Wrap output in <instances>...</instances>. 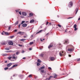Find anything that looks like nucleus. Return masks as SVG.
<instances>
[{"label":"nucleus","mask_w":80,"mask_h":80,"mask_svg":"<svg viewBox=\"0 0 80 80\" xmlns=\"http://www.w3.org/2000/svg\"><path fill=\"white\" fill-rule=\"evenodd\" d=\"M66 55V52L65 51H61L59 52V55L60 57H62V56H65Z\"/></svg>","instance_id":"f257e3e1"},{"label":"nucleus","mask_w":80,"mask_h":80,"mask_svg":"<svg viewBox=\"0 0 80 80\" xmlns=\"http://www.w3.org/2000/svg\"><path fill=\"white\" fill-rule=\"evenodd\" d=\"M12 59H14L15 60H16L17 59V57L15 56V54H14L12 55Z\"/></svg>","instance_id":"f03ea898"},{"label":"nucleus","mask_w":80,"mask_h":80,"mask_svg":"<svg viewBox=\"0 0 80 80\" xmlns=\"http://www.w3.org/2000/svg\"><path fill=\"white\" fill-rule=\"evenodd\" d=\"M8 44L9 45H13V43L12 41H10L8 42Z\"/></svg>","instance_id":"7ed1b4c3"},{"label":"nucleus","mask_w":80,"mask_h":80,"mask_svg":"<svg viewBox=\"0 0 80 80\" xmlns=\"http://www.w3.org/2000/svg\"><path fill=\"white\" fill-rule=\"evenodd\" d=\"M25 33V32H22L21 31L17 33V34H19L20 35H23Z\"/></svg>","instance_id":"20e7f679"},{"label":"nucleus","mask_w":80,"mask_h":80,"mask_svg":"<svg viewBox=\"0 0 80 80\" xmlns=\"http://www.w3.org/2000/svg\"><path fill=\"white\" fill-rule=\"evenodd\" d=\"M72 6H73V2H70L68 4V7H72Z\"/></svg>","instance_id":"39448f33"},{"label":"nucleus","mask_w":80,"mask_h":80,"mask_svg":"<svg viewBox=\"0 0 80 80\" xmlns=\"http://www.w3.org/2000/svg\"><path fill=\"white\" fill-rule=\"evenodd\" d=\"M69 43V42H68V40H66L64 41V44H67Z\"/></svg>","instance_id":"423d86ee"},{"label":"nucleus","mask_w":80,"mask_h":80,"mask_svg":"<svg viewBox=\"0 0 80 80\" xmlns=\"http://www.w3.org/2000/svg\"><path fill=\"white\" fill-rule=\"evenodd\" d=\"M73 28L74 29V31H76L77 30V25L76 24H75L74 25Z\"/></svg>","instance_id":"0eeeda50"},{"label":"nucleus","mask_w":80,"mask_h":80,"mask_svg":"<svg viewBox=\"0 0 80 80\" xmlns=\"http://www.w3.org/2000/svg\"><path fill=\"white\" fill-rule=\"evenodd\" d=\"M12 65V63H10L7 64V67H10V66H11V65Z\"/></svg>","instance_id":"6e6552de"},{"label":"nucleus","mask_w":80,"mask_h":80,"mask_svg":"<svg viewBox=\"0 0 80 80\" xmlns=\"http://www.w3.org/2000/svg\"><path fill=\"white\" fill-rule=\"evenodd\" d=\"M72 47L71 45H68L66 47V49H68V48H71Z\"/></svg>","instance_id":"1a4fd4ad"},{"label":"nucleus","mask_w":80,"mask_h":80,"mask_svg":"<svg viewBox=\"0 0 80 80\" xmlns=\"http://www.w3.org/2000/svg\"><path fill=\"white\" fill-rule=\"evenodd\" d=\"M68 50L69 51V52H72L73 50V48H68Z\"/></svg>","instance_id":"9d476101"},{"label":"nucleus","mask_w":80,"mask_h":80,"mask_svg":"<svg viewBox=\"0 0 80 80\" xmlns=\"http://www.w3.org/2000/svg\"><path fill=\"white\" fill-rule=\"evenodd\" d=\"M50 60L51 61H53V60H55V58L53 57H52L51 58Z\"/></svg>","instance_id":"9b49d317"},{"label":"nucleus","mask_w":80,"mask_h":80,"mask_svg":"<svg viewBox=\"0 0 80 80\" xmlns=\"http://www.w3.org/2000/svg\"><path fill=\"white\" fill-rule=\"evenodd\" d=\"M27 26V24L26 23H24L22 25V26L23 27H26Z\"/></svg>","instance_id":"f8f14e48"},{"label":"nucleus","mask_w":80,"mask_h":80,"mask_svg":"<svg viewBox=\"0 0 80 80\" xmlns=\"http://www.w3.org/2000/svg\"><path fill=\"white\" fill-rule=\"evenodd\" d=\"M22 15H24V16H26V15H27V14L25 12H22Z\"/></svg>","instance_id":"ddd939ff"},{"label":"nucleus","mask_w":80,"mask_h":80,"mask_svg":"<svg viewBox=\"0 0 80 80\" xmlns=\"http://www.w3.org/2000/svg\"><path fill=\"white\" fill-rule=\"evenodd\" d=\"M33 35H31L30 37L29 40H32V39H33Z\"/></svg>","instance_id":"4468645a"},{"label":"nucleus","mask_w":80,"mask_h":80,"mask_svg":"<svg viewBox=\"0 0 80 80\" xmlns=\"http://www.w3.org/2000/svg\"><path fill=\"white\" fill-rule=\"evenodd\" d=\"M53 47V45L50 44L48 47V48H50L51 47Z\"/></svg>","instance_id":"2eb2a0df"},{"label":"nucleus","mask_w":80,"mask_h":80,"mask_svg":"<svg viewBox=\"0 0 80 80\" xmlns=\"http://www.w3.org/2000/svg\"><path fill=\"white\" fill-rule=\"evenodd\" d=\"M45 68V66H42V67H41L39 69V70H42V69H44Z\"/></svg>","instance_id":"dca6fc26"},{"label":"nucleus","mask_w":80,"mask_h":80,"mask_svg":"<svg viewBox=\"0 0 80 80\" xmlns=\"http://www.w3.org/2000/svg\"><path fill=\"white\" fill-rule=\"evenodd\" d=\"M54 78H57V75L56 74H54Z\"/></svg>","instance_id":"f3484780"},{"label":"nucleus","mask_w":80,"mask_h":80,"mask_svg":"<svg viewBox=\"0 0 80 80\" xmlns=\"http://www.w3.org/2000/svg\"><path fill=\"white\" fill-rule=\"evenodd\" d=\"M78 8H76L75 10L76 12V14H77V13L78 12Z\"/></svg>","instance_id":"a211bd4d"},{"label":"nucleus","mask_w":80,"mask_h":80,"mask_svg":"<svg viewBox=\"0 0 80 80\" xmlns=\"http://www.w3.org/2000/svg\"><path fill=\"white\" fill-rule=\"evenodd\" d=\"M42 31H43V30H40L38 32H37L36 33L37 34H38V33H41V32H42Z\"/></svg>","instance_id":"6ab92c4d"},{"label":"nucleus","mask_w":80,"mask_h":80,"mask_svg":"<svg viewBox=\"0 0 80 80\" xmlns=\"http://www.w3.org/2000/svg\"><path fill=\"white\" fill-rule=\"evenodd\" d=\"M39 56L40 57H43V54L42 53H41L39 55Z\"/></svg>","instance_id":"aec40b11"},{"label":"nucleus","mask_w":80,"mask_h":80,"mask_svg":"<svg viewBox=\"0 0 80 80\" xmlns=\"http://www.w3.org/2000/svg\"><path fill=\"white\" fill-rule=\"evenodd\" d=\"M1 45H5V42H2L1 43Z\"/></svg>","instance_id":"412c9836"},{"label":"nucleus","mask_w":80,"mask_h":80,"mask_svg":"<svg viewBox=\"0 0 80 80\" xmlns=\"http://www.w3.org/2000/svg\"><path fill=\"white\" fill-rule=\"evenodd\" d=\"M4 33L6 35H9V33L7 32H5Z\"/></svg>","instance_id":"4be33fe9"},{"label":"nucleus","mask_w":80,"mask_h":80,"mask_svg":"<svg viewBox=\"0 0 80 80\" xmlns=\"http://www.w3.org/2000/svg\"><path fill=\"white\" fill-rule=\"evenodd\" d=\"M34 22V20L32 19L30 21V23H33V22Z\"/></svg>","instance_id":"5701e85b"},{"label":"nucleus","mask_w":80,"mask_h":80,"mask_svg":"<svg viewBox=\"0 0 80 80\" xmlns=\"http://www.w3.org/2000/svg\"><path fill=\"white\" fill-rule=\"evenodd\" d=\"M17 66V65H14L12 66V68H14V67H16Z\"/></svg>","instance_id":"b1692460"},{"label":"nucleus","mask_w":80,"mask_h":80,"mask_svg":"<svg viewBox=\"0 0 80 80\" xmlns=\"http://www.w3.org/2000/svg\"><path fill=\"white\" fill-rule=\"evenodd\" d=\"M5 50H9L10 49L8 48H5Z\"/></svg>","instance_id":"393cba45"},{"label":"nucleus","mask_w":80,"mask_h":80,"mask_svg":"<svg viewBox=\"0 0 80 80\" xmlns=\"http://www.w3.org/2000/svg\"><path fill=\"white\" fill-rule=\"evenodd\" d=\"M33 14L32 13H29V16L30 17H32V16H33Z\"/></svg>","instance_id":"a878e982"},{"label":"nucleus","mask_w":80,"mask_h":80,"mask_svg":"<svg viewBox=\"0 0 80 80\" xmlns=\"http://www.w3.org/2000/svg\"><path fill=\"white\" fill-rule=\"evenodd\" d=\"M20 40H21V41H22V42H24V40H26V39H21Z\"/></svg>","instance_id":"bb28decb"},{"label":"nucleus","mask_w":80,"mask_h":80,"mask_svg":"<svg viewBox=\"0 0 80 80\" xmlns=\"http://www.w3.org/2000/svg\"><path fill=\"white\" fill-rule=\"evenodd\" d=\"M53 77V76H50L49 78H48V80H50L51 78H52Z\"/></svg>","instance_id":"cd10ccee"},{"label":"nucleus","mask_w":80,"mask_h":80,"mask_svg":"<svg viewBox=\"0 0 80 80\" xmlns=\"http://www.w3.org/2000/svg\"><path fill=\"white\" fill-rule=\"evenodd\" d=\"M33 42H31L29 43L30 45H32V44H33Z\"/></svg>","instance_id":"c85d7f7f"},{"label":"nucleus","mask_w":80,"mask_h":80,"mask_svg":"<svg viewBox=\"0 0 80 80\" xmlns=\"http://www.w3.org/2000/svg\"><path fill=\"white\" fill-rule=\"evenodd\" d=\"M19 53H20V52H18V51L16 52V54L18 55V54H19Z\"/></svg>","instance_id":"c756f323"},{"label":"nucleus","mask_w":80,"mask_h":80,"mask_svg":"<svg viewBox=\"0 0 80 80\" xmlns=\"http://www.w3.org/2000/svg\"><path fill=\"white\" fill-rule=\"evenodd\" d=\"M18 23V21H17L15 23V25H17Z\"/></svg>","instance_id":"7c9ffc66"},{"label":"nucleus","mask_w":80,"mask_h":80,"mask_svg":"<svg viewBox=\"0 0 80 80\" xmlns=\"http://www.w3.org/2000/svg\"><path fill=\"white\" fill-rule=\"evenodd\" d=\"M23 37L24 38H27V37H28V36H27V35L26 34V35L24 36Z\"/></svg>","instance_id":"2f4dec72"},{"label":"nucleus","mask_w":80,"mask_h":80,"mask_svg":"<svg viewBox=\"0 0 80 80\" xmlns=\"http://www.w3.org/2000/svg\"><path fill=\"white\" fill-rule=\"evenodd\" d=\"M25 21H22L21 22V24H23V23H25Z\"/></svg>","instance_id":"473e14b6"},{"label":"nucleus","mask_w":80,"mask_h":80,"mask_svg":"<svg viewBox=\"0 0 80 80\" xmlns=\"http://www.w3.org/2000/svg\"><path fill=\"white\" fill-rule=\"evenodd\" d=\"M13 37H14V36H10V38L12 39L13 38Z\"/></svg>","instance_id":"72a5a7b5"},{"label":"nucleus","mask_w":80,"mask_h":80,"mask_svg":"<svg viewBox=\"0 0 80 80\" xmlns=\"http://www.w3.org/2000/svg\"><path fill=\"white\" fill-rule=\"evenodd\" d=\"M7 54H2V56H7Z\"/></svg>","instance_id":"f704fd0d"},{"label":"nucleus","mask_w":80,"mask_h":80,"mask_svg":"<svg viewBox=\"0 0 80 80\" xmlns=\"http://www.w3.org/2000/svg\"><path fill=\"white\" fill-rule=\"evenodd\" d=\"M58 27H62V26L59 24H58Z\"/></svg>","instance_id":"c9c22d12"},{"label":"nucleus","mask_w":80,"mask_h":80,"mask_svg":"<svg viewBox=\"0 0 80 80\" xmlns=\"http://www.w3.org/2000/svg\"><path fill=\"white\" fill-rule=\"evenodd\" d=\"M28 77H29V78H32V75L30 74V75H29L28 76Z\"/></svg>","instance_id":"e433bc0d"},{"label":"nucleus","mask_w":80,"mask_h":80,"mask_svg":"<svg viewBox=\"0 0 80 80\" xmlns=\"http://www.w3.org/2000/svg\"><path fill=\"white\" fill-rule=\"evenodd\" d=\"M8 68H4L5 70H8Z\"/></svg>","instance_id":"4c0bfd02"},{"label":"nucleus","mask_w":80,"mask_h":80,"mask_svg":"<svg viewBox=\"0 0 80 80\" xmlns=\"http://www.w3.org/2000/svg\"><path fill=\"white\" fill-rule=\"evenodd\" d=\"M38 62H39L40 63V62H41V61H40V60L38 59Z\"/></svg>","instance_id":"58836bf2"},{"label":"nucleus","mask_w":80,"mask_h":80,"mask_svg":"<svg viewBox=\"0 0 80 80\" xmlns=\"http://www.w3.org/2000/svg\"><path fill=\"white\" fill-rule=\"evenodd\" d=\"M41 72L42 73H44V70H41Z\"/></svg>","instance_id":"ea45409f"},{"label":"nucleus","mask_w":80,"mask_h":80,"mask_svg":"<svg viewBox=\"0 0 80 80\" xmlns=\"http://www.w3.org/2000/svg\"><path fill=\"white\" fill-rule=\"evenodd\" d=\"M48 69H49V70H52V68H50V67H49L48 68Z\"/></svg>","instance_id":"a19ab883"},{"label":"nucleus","mask_w":80,"mask_h":80,"mask_svg":"<svg viewBox=\"0 0 80 80\" xmlns=\"http://www.w3.org/2000/svg\"><path fill=\"white\" fill-rule=\"evenodd\" d=\"M59 47L60 48L62 46V45H61V44H59Z\"/></svg>","instance_id":"79ce46f5"},{"label":"nucleus","mask_w":80,"mask_h":80,"mask_svg":"<svg viewBox=\"0 0 80 80\" xmlns=\"http://www.w3.org/2000/svg\"><path fill=\"white\" fill-rule=\"evenodd\" d=\"M40 65V64L39 63H38L37 64V66H39V65Z\"/></svg>","instance_id":"37998d69"},{"label":"nucleus","mask_w":80,"mask_h":80,"mask_svg":"<svg viewBox=\"0 0 80 80\" xmlns=\"http://www.w3.org/2000/svg\"><path fill=\"white\" fill-rule=\"evenodd\" d=\"M10 28H11V27L10 26L8 28V30H10Z\"/></svg>","instance_id":"c03bdc74"},{"label":"nucleus","mask_w":80,"mask_h":80,"mask_svg":"<svg viewBox=\"0 0 80 80\" xmlns=\"http://www.w3.org/2000/svg\"><path fill=\"white\" fill-rule=\"evenodd\" d=\"M8 58L9 59L11 60V58H12V57H10Z\"/></svg>","instance_id":"a18cd8bd"},{"label":"nucleus","mask_w":80,"mask_h":80,"mask_svg":"<svg viewBox=\"0 0 80 80\" xmlns=\"http://www.w3.org/2000/svg\"><path fill=\"white\" fill-rule=\"evenodd\" d=\"M48 35H49V33L48 32L46 35V36L47 37L48 36Z\"/></svg>","instance_id":"49530a36"},{"label":"nucleus","mask_w":80,"mask_h":80,"mask_svg":"<svg viewBox=\"0 0 80 80\" xmlns=\"http://www.w3.org/2000/svg\"><path fill=\"white\" fill-rule=\"evenodd\" d=\"M12 68H12V67H11V68H9V70H12Z\"/></svg>","instance_id":"de8ad7c7"},{"label":"nucleus","mask_w":80,"mask_h":80,"mask_svg":"<svg viewBox=\"0 0 80 80\" xmlns=\"http://www.w3.org/2000/svg\"><path fill=\"white\" fill-rule=\"evenodd\" d=\"M19 15H22V13H21V12H20V11L19 12Z\"/></svg>","instance_id":"09e8293b"},{"label":"nucleus","mask_w":80,"mask_h":80,"mask_svg":"<svg viewBox=\"0 0 80 80\" xmlns=\"http://www.w3.org/2000/svg\"><path fill=\"white\" fill-rule=\"evenodd\" d=\"M20 25H21V24H19V25H18V28H20Z\"/></svg>","instance_id":"8fccbe9b"},{"label":"nucleus","mask_w":80,"mask_h":80,"mask_svg":"<svg viewBox=\"0 0 80 80\" xmlns=\"http://www.w3.org/2000/svg\"><path fill=\"white\" fill-rule=\"evenodd\" d=\"M73 18V17H70V18H68V19H70V18Z\"/></svg>","instance_id":"3c124183"},{"label":"nucleus","mask_w":80,"mask_h":80,"mask_svg":"<svg viewBox=\"0 0 80 80\" xmlns=\"http://www.w3.org/2000/svg\"><path fill=\"white\" fill-rule=\"evenodd\" d=\"M16 12L17 13L18 12V10H16Z\"/></svg>","instance_id":"603ef678"},{"label":"nucleus","mask_w":80,"mask_h":80,"mask_svg":"<svg viewBox=\"0 0 80 80\" xmlns=\"http://www.w3.org/2000/svg\"><path fill=\"white\" fill-rule=\"evenodd\" d=\"M22 53H24V50H22Z\"/></svg>","instance_id":"864d4df0"},{"label":"nucleus","mask_w":80,"mask_h":80,"mask_svg":"<svg viewBox=\"0 0 80 80\" xmlns=\"http://www.w3.org/2000/svg\"><path fill=\"white\" fill-rule=\"evenodd\" d=\"M18 46H19V47H22V45H20V44H19Z\"/></svg>","instance_id":"5fc2aeb1"},{"label":"nucleus","mask_w":80,"mask_h":80,"mask_svg":"<svg viewBox=\"0 0 80 80\" xmlns=\"http://www.w3.org/2000/svg\"><path fill=\"white\" fill-rule=\"evenodd\" d=\"M14 31L15 32H17V30L15 29V30Z\"/></svg>","instance_id":"6e6d98bb"},{"label":"nucleus","mask_w":80,"mask_h":80,"mask_svg":"<svg viewBox=\"0 0 80 80\" xmlns=\"http://www.w3.org/2000/svg\"><path fill=\"white\" fill-rule=\"evenodd\" d=\"M68 56L70 57H71V55H70V54H68Z\"/></svg>","instance_id":"4d7b16f0"},{"label":"nucleus","mask_w":80,"mask_h":80,"mask_svg":"<svg viewBox=\"0 0 80 80\" xmlns=\"http://www.w3.org/2000/svg\"><path fill=\"white\" fill-rule=\"evenodd\" d=\"M38 78V77H37V76H36V77H35V79H36V78Z\"/></svg>","instance_id":"13d9d810"},{"label":"nucleus","mask_w":80,"mask_h":80,"mask_svg":"<svg viewBox=\"0 0 80 80\" xmlns=\"http://www.w3.org/2000/svg\"><path fill=\"white\" fill-rule=\"evenodd\" d=\"M26 58L25 57H24V58H22V59H25Z\"/></svg>","instance_id":"bf43d9fd"},{"label":"nucleus","mask_w":80,"mask_h":80,"mask_svg":"<svg viewBox=\"0 0 80 80\" xmlns=\"http://www.w3.org/2000/svg\"><path fill=\"white\" fill-rule=\"evenodd\" d=\"M16 75H17L16 74H14L13 75V77H15V76H16Z\"/></svg>","instance_id":"052dcab7"},{"label":"nucleus","mask_w":80,"mask_h":80,"mask_svg":"<svg viewBox=\"0 0 80 80\" xmlns=\"http://www.w3.org/2000/svg\"><path fill=\"white\" fill-rule=\"evenodd\" d=\"M78 61H80V58H79V59L78 60Z\"/></svg>","instance_id":"680f3d73"},{"label":"nucleus","mask_w":80,"mask_h":80,"mask_svg":"<svg viewBox=\"0 0 80 80\" xmlns=\"http://www.w3.org/2000/svg\"><path fill=\"white\" fill-rule=\"evenodd\" d=\"M32 48H30L29 49V50H32Z\"/></svg>","instance_id":"e2e57ef3"},{"label":"nucleus","mask_w":80,"mask_h":80,"mask_svg":"<svg viewBox=\"0 0 80 80\" xmlns=\"http://www.w3.org/2000/svg\"><path fill=\"white\" fill-rule=\"evenodd\" d=\"M48 22H47L46 25H48Z\"/></svg>","instance_id":"0e129e2a"},{"label":"nucleus","mask_w":80,"mask_h":80,"mask_svg":"<svg viewBox=\"0 0 80 80\" xmlns=\"http://www.w3.org/2000/svg\"><path fill=\"white\" fill-rule=\"evenodd\" d=\"M1 34H2V35H4L3 32H2L1 33Z\"/></svg>","instance_id":"69168bd1"},{"label":"nucleus","mask_w":80,"mask_h":80,"mask_svg":"<svg viewBox=\"0 0 80 80\" xmlns=\"http://www.w3.org/2000/svg\"><path fill=\"white\" fill-rule=\"evenodd\" d=\"M48 78H47L45 79V80H48Z\"/></svg>","instance_id":"338daca9"},{"label":"nucleus","mask_w":80,"mask_h":80,"mask_svg":"<svg viewBox=\"0 0 80 80\" xmlns=\"http://www.w3.org/2000/svg\"><path fill=\"white\" fill-rule=\"evenodd\" d=\"M80 20V18H78V20Z\"/></svg>","instance_id":"774afa93"}]
</instances>
